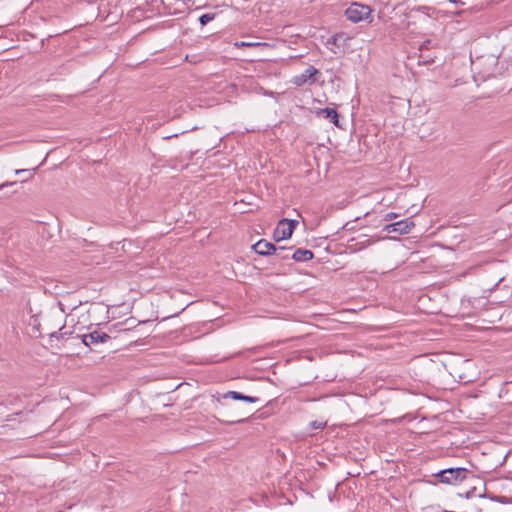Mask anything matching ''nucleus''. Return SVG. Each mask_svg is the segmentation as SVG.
<instances>
[{
    "instance_id": "nucleus-20",
    "label": "nucleus",
    "mask_w": 512,
    "mask_h": 512,
    "mask_svg": "<svg viewBox=\"0 0 512 512\" xmlns=\"http://www.w3.org/2000/svg\"><path fill=\"white\" fill-rule=\"evenodd\" d=\"M58 333H59V332H54V333H52V334H51V337H57V338H58Z\"/></svg>"
},
{
    "instance_id": "nucleus-2",
    "label": "nucleus",
    "mask_w": 512,
    "mask_h": 512,
    "mask_svg": "<svg viewBox=\"0 0 512 512\" xmlns=\"http://www.w3.org/2000/svg\"><path fill=\"white\" fill-rule=\"evenodd\" d=\"M298 224L296 220H288L282 219L278 222L276 229L273 233V238L275 241H281L284 239H288L292 236V233Z\"/></svg>"
},
{
    "instance_id": "nucleus-17",
    "label": "nucleus",
    "mask_w": 512,
    "mask_h": 512,
    "mask_svg": "<svg viewBox=\"0 0 512 512\" xmlns=\"http://www.w3.org/2000/svg\"><path fill=\"white\" fill-rule=\"evenodd\" d=\"M371 244V240L370 239H366L365 241L363 242H360V243H356V245L359 246L358 249H362V248H365L367 246H369Z\"/></svg>"
},
{
    "instance_id": "nucleus-8",
    "label": "nucleus",
    "mask_w": 512,
    "mask_h": 512,
    "mask_svg": "<svg viewBox=\"0 0 512 512\" xmlns=\"http://www.w3.org/2000/svg\"><path fill=\"white\" fill-rule=\"evenodd\" d=\"M223 398L224 399L232 398L234 400H242V401L249 402V403H256L259 401V398H257V397L246 396V395H243L242 393L236 392V391H228L227 393H225L223 395Z\"/></svg>"
},
{
    "instance_id": "nucleus-16",
    "label": "nucleus",
    "mask_w": 512,
    "mask_h": 512,
    "mask_svg": "<svg viewBox=\"0 0 512 512\" xmlns=\"http://www.w3.org/2000/svg\"><path fill=\"white\" fill-rule=\"evenodd\" d=\"M397 216H398V215H397L396 213H394V212H389V213H387V214L385 215L384 220H385V221H391V220H393V219L397 218Z\"/></svg>"
},
{
    "instance_id": "nucleus-3",
    "label": "nucleus",
    "mask_w": 512,
    "mask_h": 512,
    "mask_svg": "<svg viewBox=\"0 0 512 512\" xmlns=\"http://www.w3.org/2000/svg\"><path fill=\"white\" fill-rule=\"evenodd\" d=\"M319 73V71L313 67L309 66L303 73L296 75L292 79V83L296 86H304L306 84H313L316 81L315 76Z\"/></svg>"
},
{
    "instance_id": "nucleus-9",
    "label": "nucleus",
    "mask_w": 512,
    "mask_h": 512,
    "mask_svg": "<svg viewBox=\"0 0 512 512\" xmlns=\"http://www.w3.org/2000/svg\"><path fill=\"white\" fill-rule=\"evenodd\" d=\"M291 257L297 262H304L313 258V252L307 249H297Z\"/></svg>"
},
{
    "instance_id": "nucleus-4",
    "label": "nucleus",
    "mask_w": 512,
    "mask_h": 512,
    "mask_svg": "<svg viewBox=\"0 0 512 512\" xmlns=\"http://www.w3.org/2000/svg\"><path fill=\"white\" fill-rule=\"evenodd\" d=\"M466 470L463 468H450L439 473L440 481L443 483H454L465 478Z\"/></svg>"
},
{
    "instance_id": "nucleus-19",
    "label": "nucleus",
    "mask_w": 512,
    "mask_h": 512,
    "mask_svg": "<svg viewBox=\"0 0 512 512\" xmlns=\"http://www.w3.org/2000/svg\"><path fill=\"white\" fill-rule=\"evenodd\" d=\"M26 172H27V170H26V169H17V170H15V174H16V175H20V174H22V173H26Z\"/></svg>"
},
{
    "instance_id": "nucleus-7",
    "label": "nucleus",
    "mask_w": 512,
    "mask_h": 512,
    "mask_svg": "<svg viewBox=\"0 0 512 512\" xmlns=\"http://www.w3.org/2000/svg\"><path fill=\"white\" fill-rule=\"evenodd\" d=\"M275 247L276 246L273 243H270L264 239L259 240L252 246L253 250L256 253L263 256L272 254L274 252Z\"/></svg>"
},
{
    "instance_id": "nucleus-1",
    "label": "nucleus",
    "mask_w": 512,
    "mask_h": 512,
    "mask_svg": "<svg viewBox=\"0 0 512 512\" xmlns=\"http://www.w3.org/2000/svg\"><path fill=\"white\" fill-rule=\"evenodd\" d=\"M371 14L369 6L353 3L345 11V16L353 23L367 19Z\"/></svg>"
},
{
    "instance_id": "nucleus-13",
    "label": "nucleus",
    "mask_w": 512,
    "mask_h": 512,
    "mask_svg": "<svg viewBox=\"0 0 512 512\" xmlns=\"http://www.w3.org/2000/svg\"><path fill=\"white\" fill-rule=\"evenodd\" d=\"M214 17H215V14L206 13V14H203L202 16H200L199 21H200L201 25L204 26L207 23H209L210 21H212L214 19Z\"/></svg>"
},
{
    "instance_id": "nucleus-11",
    "label": "nucleus",
    "mask_w": 512,
    "mask_h": 512,
    "mask_svg": "<svg viewBox=\"0 0 512 512\" xmlns=\"http://www.w3.org/2000/svg\"><path fill=\"white\" fill-rule=\"evenodd\" d=\"M289 251H290V248H286V247H283V246H276L275 249H274L273 254L277 258H279L281 260H285V259H288L290 257Z\"/></svg>"
},
{
    "instance_id": "nucleus-15",
    "label": "nucleus",
    "mask_w": 512,
    "mask_h": 512,
    "mask_svg": "<svg viewBox=\"0 0 512 512\" xmlns=\"http://www.w3.org/2000/svg\"><path fill=\"white\" fill-rule=\"evenodd\" d=\"M247 419V417H238V418H233V419H230V420H224L226 423H229V424H234V423H241V422H244L245 420Z\"/></svg>"
},
{
    "instance_id": "nucleus-18",
    "label": "nucleus",
    "mask_w": 512,
    "mask_h": 512,
    "mask_svg": "<svg viewBox=\"0 0 512 512\" xmlns=\"http://www.w3.org/2000/svg\"><path fill=\"white\" fill-rule=\"evenodd\" d=\"M15 184H17L16 181L2 183V184H0V190H2L5 187L12 186V185H15Z\"/></svg>"
},
{
    "instance_id": "nucleus-6",
    "label": "nucleus",
    "mask_w": 512,
    "mask_h": 512,
    "mask_svg": "<svg viewBox=\"0 0 512 512\" xmlns=\"http://www.w3.org/2000/svg\"><path fill=\"white\" fill-rule=\"evenodd\" d=\"M80 337L82 339L83 344H85L88 347H91L92 345L98 343H104L110 339V336L108 334L98 330H95L88 334H83Z\"/></svg>"
},
{
    "instance_id": "nucleus-5",
    "label": "nucleus",
    "mask_w": 512,
    "mask_h": 512,
    "mask_svg": "<svg viewBox=\"0 0 512 512\" xmlns=\"http://www.w3.org/2000/svg\"><path fill=\"white\" fill-rule=\"evenodd\" d=\"M414 227V223L410 219L401 220L383 227V231L387 233L397 232L399 234H407Z\"/></svg>"
},
{
    "instance_id": "nucleus-10",
    "label": "nucleus",
    "mask_w": 512,
    "mask_h": 512,
    "mask_svg": "<svg viewBox=\"0 0 512 512\" xmlns=\"http://www.w3.org/2000/svg\"><path fill=\"white\" fill-rule=\"evenodd\" d=\"M319 115H323L325 118L329 119L332 123L338 126V113L333 108H324L318 112Z\"/></svg>"
},
{
    "instance_id": "nucleus-14",
    "label": "nucleus",
    "mask_w": 512,
    "mask_h": 512,
    "mask_svg": "<svg viewBox=\"0 0 512 512\" xmlns=\"http://www.w3.org/2000/svg\"><path fill=\"white\" fill-rule=\"evenodd\" d=\"M327 425V422L326 421H318V420H314L310 423V426L312 429H323L325 428V426Z\"/></svg>"
},
{
    "instance_id": "nucleus-12",
    "label": "nucleus",
    "mask_w": 512,
    "mask_h": 512,
    "mask_svg": "<svg viewBox=\"0 0 512 512\" xmlns=\"http://www.w3.org/2000/svg\"><path fill=\"white\" fill-rule=\"evenodd\" d=\"M236 47H266L268 46L267 43H262V42H244V41H241V42H236L234 44Z\"/></svg>"
}]
</instances>
